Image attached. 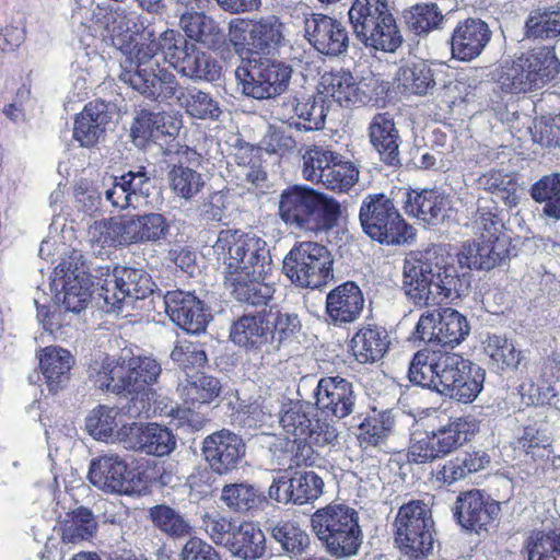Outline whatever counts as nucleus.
<instances>
[{
  "mask_svg": "<svg viewBox=\"0 0 560 560\" xmlns=\"http://www.w3.org/2000/svg\"><path fill=\"white\" fill-rule=\"evenodd\" d=\"M230 42L240 55L269 54L284 42V24L276 15L250 22L233 20L230 23Z\"/></svg>",
  "mask_w": 560,
  "mask_h": 560,
  "instance_id": "nucleus-12",
  "label": "nucleus"
},
{
  "mask_svg": "<svg viewBox=\"0 0 560 560\" xmlns=\"http://www.w3.org/2000/svg\"><path fill=\"white\" fill-rule=\"evenodd\" d=\"M317 190L305 185L285 188L279 197V215L291 229L308 233Z\"/></svg>",
  "mask_w": 560,
  "mask_h": 560,
  "instance_id": "nucleus-23",
  "label": "nucleus"
},
{
  "mask_svg": "<svg viewBox=\"0 0 560 560\" xmlns=\"http://www.w3.org/2000/svg\"><path fill=\"white\" fill-rule=\"evenodd\" d=\"M311 527L327 552L336 558L355 556L363 542L358 511L342 503L316 510L311 516Z\"/></svg>",
  "mask_w": 560,
  "mask_h": 560,
  "instance_id": "nucleus-5",
  "label": "nucleus"
},
{
  "mask_svg": "<svg viewBox=\"0 0 560 560\" xmlns=\"http://www.w3.org/2000/svg\"><path fill=\"white\" fill-rule=\"evenodd\" d=\"M324 491L323 479L314 471H295L281 477L269 487L270 499L282 504L303 505L317 500Z\"/></svg>",
  "mask_w": 560,
  "mask_h": 560,
  "instance_id": "nucleus-19",
  "label": "nucleus"
},
{
  "mask_svg": "<svg viewBox=\"0 0 560 560\" xmlns=\"http://www.w3.org/2000/svg\"><path fill=\"white\" fill-rule=\"evenodd\" d=\"M225 547L233 557L241 560H259L267 552L265 534L253 522H242L235 527Z\"/></svg>",
  "mask_w": 560,
  "mask_h": 560,
  "instance_id": "nucleus-35",
  "label": "nucleus"
},
{
  "mask_svg": "<svg viewBox=\"0 0 560 560\" xmlns=\"http://www.w3.org/2000/svg\"><path fill=\"white\" fill-rule=\"evenodd\" d=\"M334 258L317 242L296 243L283 258L282 270L290 281L303 289H319L334 279Z\"/></svg>",
  "mask_w": 560,
  "mask_h": 560,
  "instance_id": "nucleus-9",
  "label": "nucleus"
},
{
  "mask_svg": "<svg viewBox=\"0 0 560 560\" xmlns=\"http://www.w3.org/2000/svg\"><path fill=\"white\" fill-rule=\"evenodd\" d=\"M446 202L443 196L436 190L427 189L409 196L406 209L407 212L429 224H434L443 218Z\"/></svg>",
  "mask_w": 560,
  "mask_h": 560,
  "instance_id": "nucleus-52",
  "label": "nucleus"
},
{
  "mask_svg": "<svg viewBox=\"0 0 560 560\" xmlns=\"http://www.w3.org/2000/svg\"><path fill=\"white\" fill-rule=\"evenodd\" d=\"M339 153L323 145L307 147L302 155L303 177L312 183L322 184L326 177V170L338 159Z\"/></svg>",
  "mask_w": 560,
  "mask_h": 560,
  "instance_id": "nucleus-57",
  "label": "nucleus"
},
{
  "mask_svg": "<svg viewBox=\"0 0 560 560\" xmlns=\"http://www.w3.org/2000/svg\"><path fill=\"white\" fill-rule=\"evenodd\" d=\"M292 73V67L284 61L254 57L242 60L235 70V79L242 94L262 101L287 92Z\"/></svg>",
  "mask_w": 560,
  "mask_h": 560,
  "instance_id": "nucleus-8",
  "label": "nucleus"
},
{
  "mask_svg": "<svg viewBox=\"0 0 560 560\" xmlns=\"http://www.w3.org/2000/svg\"><path fill=\"white\" fill-rule=\"evenodd\" d=\"M559 71L553 48L538 47L504 62L495 70L494 80L503 92L529 93L542 89Z\"/></svg>",
  "mask_w": 560,
  "mask_h": 560,
  "instance_id": "nucleus-6",
  "label": "nucleus"
},
{
  "mask_svg": "<svg viewBox=\"0 0 560 560\" xmlns=\"http://www.w3.org/2000/svg\"><path fill=\"white\" fill-rule=\"evenodd\" d=\"M462 284L453 257L442 247L406 255L402 265V290L417 306L439 304L458 296Z\"/></svg>",
  "mask_w": 560,
  "mask_h": 560,
  "instance_id": "nucleus-4",
  "label": "nucleus"
},
{
  "mask_svg": "<svg viewBox=\"0 0 560 560\" xmlns=\"http://www.w3.org/2000/svg\"><path fill=\"white\" fill-rule=\"evenodd\" d=\"M270 535L281 547L284 555L290 558L299 557L310 547L308 534L301 526L290 520H280L270 526Z\"/></svg>",
  "mask_w": 560,
  "mask_h": 560,
  "instance_id": "nucleus-46",
  "label": "nucleus"
},
{
  "mask_svg": "<svg viewBox=\"0 0 560 560\" xmlns=\"http://www.w3.org/2000/svg\"><path fill=\"white\" fill-rule=\"evenodd\" d=\"M165 312L173 323L191 335H199L206 328L212 315L205 303L192 292L168 291L164 298Z\"/></svg>",
  "mask_w": 560,
  "mask_h": 560,
  "instance_id": "nucleus-16",
  "label": "nucleus"
},
{
  "mask_svg": "<svg viewBox=\"0 0 560 560\" xmlns=\"http://www.w3.org/2000/svg\"><path fill=\"white\" fill-rule=\"evenodd\" d=\"M328 107L322 94L303 98L288 97L282 102L278 116L299 130H320L325 127Z\"/></svg>",
  "mask_w": 560,
  "mask_h": 560,
  "instance_id": "nucleus-20",
  "label": "nucleus"
},
{
  "mask_svg": "<svg viewBox=\"0 0 560 560\" xmlns=\"http://www.w3.org/2000/svg\"><path fill=\"white\" fill-rule=\"evenodd\" d=\"M153 525L165 535L182 538L192 534V526L178 511L165 505H154L149 510Z\"/></svg>",
  "mask_w": 560,
  "mask_h": 560,
  "instance_id": "nucleus-55",
  "label": "nucleus"
},
{
  "mask_svg": "<svg viewBox=\"0 0 560 560\" xmlns=\"http://www.w3.org/2000/svg\"><path fill=\"white\" fill-rule=\"evenodd\" d=\"M354 34L366 47L385 52H394L402 44V36L393 14L382 18L381 21L365 24L354 31Z\"/></svg>",
  "mask_w": 560,
  "mask_h": 560,
  "instance_id": "nucleus-37",
  "label": "nucleus"
},
{
  "mask_svg": "<svg viewBox=\"0 0 560 560\" xmlns=\"http://www.w3.org/2000/svg\"><path fill=\"white\" fill-rule=\"evenodd\" d=\"M364 307V298L354 282H346L331 290L326 298V313L329 323L346 326L354 323Z\"/></svg>",
  "mask_w": 560,
  "mask_h": 560,
  "instance_id": "nucleus-28",
  "label": "nucleus"
},
{
  "mask_svg": "<svg viewBox=\"0 0 560 560\" xmlns=\"http://www.w3.org/2000/svg\"><path fill=\"white\" fill-rule=\"evenodd\" d=\"M499 504L480 490L460 493L456 500L455 515L458 523L466 529L478 532L498 516Z\"/></svg>",
  "mask_w": 560,
  "mask_h": 560,
  "instance_id": "nucleus-26",
  "label": "nucleus"
},
{
  "mask_svg": "<svg viewBox=\"0 0 560 560\" xmlns=\"http://www.w3.org/2000/svg\"><path fill=\"white\" fill-rule=\"evenodd\" d=\"M528 560H560V532L534 533L527 542Z\"/></svg>",
  "mask_w": 560,
  "mask_h": 560,
  "instance_id": "nucleus-64",
  "label": "nucleus"
},
{
  "mask_svg": "<svg viewBox=\"0 0 560 560\" xmlns=\"http://www.w3.org/2000/svg\"><path fill=\"white\" fill-rule=\"evenodd\" d=\"M560 35L559 11H536L526 21V36L533 39H548Z\"/></svg>",
  "mask_w": 560,
  "mask_h": 560,
  "instance_id": "nucleus-63",
  "label": "nucleus"
},
{
  "mask_svg": "<svg viewBox=\"0 0 560 560\" xmlns=\"http://www.w3.org/2000/svg\"><path fill=\"white\" fill-rule=\"evenodd\" d=\"M314 395L316 407L326 416L342 419L354 410L357 396L353 385L340 376L320 378Z\"/></svg>",
  "mask_w": 560,
  "mask_h": 560,
  "instance_id": "nucleus-22",
  "label": "nucleus"
},
{
  "mask_svg": "<svg viewBox=\"0 0 560 560\" xmlns=\"http://www.w3.org/2000/svg\"><path fill=\"white\" fill-rule=\"evenodd\" d=\"M73 364V355L67 349L48 346L40 350L39 368L49 392L57 393L66 385Z\"/></svg>",
  "mask_w": 560,
  "mask_h": 560,
  "instance_id": "nucleus-36",
  "label": "nucleus"
},
{
  "mask_svg": "<svg viewBox=\"0 0 560 560\" xmlns=\"http://www.w3.org/2000/svg\"><path fill=\"white\" fill-rule=\"evenodd\" d=\"M177 390L180 397L191 406L209 404L219 396L221 383L218 378L203 373H186V378L180 382Z\"/></svg>",
  "mask_w": 560,
  "mask_h": 560,
  "instance_id": "nucleus-45",
  "label": "nucleus"
},
{
  "mask_svg": "<svg viewBox=\"0 0 560 560\" xmlns=\"http://www.w3.org/2000/svg\"><path fill=\"white\" fill-rule=\"evenodd\" d=\"M440 355V350L422 349L417 351L409 363V381L415 385L434 390Z\"/></svg>",
  "mask_w": 560,
  "mask_h": 560,
  "instance_id": "nucleus-53",
  "label": "nucleus"
},
{
  "mask_svg": "<svg viewBox=\"0 0 560 560\" xmlns=\"http://www.w3.org/2000/svg\"><path fill=\"white\" fill-rule=\"evenodd\" d=\"M116 440L122 443L126 450L138 451L148 455H168L176 445V439L172 432L156 423L124 424L116 432Z\"/></svg>",
  "mask_w": 560,
  "mask_h": 560,
  "instance_id": "nucleus-15",
  "label": "nucleus"
},
{
  "mask_svg": "<svg viewBox=\"0 0 560 560\" xmlns=\"http://www.w3.org/2000/svg\"><path fill=\"white\" fill-rule=\"evenodd\" d=\"M151 47L160 68L163 59L178 73L195 81L213 82L220 77V67L215 60L174 30L164 31L156 43L151 42L139 48Z\"/></svg>",
  "mask_w": 560,
  "mask_h": 560,
  "instance_id": "nucleus-7",
  "label": "nucleus"
},
{
  "mask_svg": "<svg viewBox=\"0 0 560 560\" xmlns=\"http://www.w3.org/2000/svg\"><path fill=\"white\" fill-rule=\"evenodd\" d=\"M88 237L92 244H97L102 248L126 245L124 218L94 221L88 228Z\"/></svg>",
  "mask_w": 560,
  "mask_h": 560,
  "instance_id": "nucleus-61",
  "label": "nucleus"
},
{
  "mask_svg": "<svg viewBox=\"0 0 560 560\" xmlns=\"http://www.w3.org/2000/svg\"><path fill=\"white\" fill-rule=\"evenodd\" d=\"M97 285V295L112 312H119L127 299L142 300L154 291V282L145 270L120 266Z\"/></svg>",
  "mask_w": 560,
  "mask_h": 560,
  "instance_id": "nucleus-13",
  "label": "nucleus"
},
{
  "mask_svg": "<svg viewBox=\"0 0 560 560\" xmlns=\"http://www.w3.org/2000/svg\"><path fill=\"white\" fill-rule=\"evenodd\" d=\"M112 115L108 104L94 101L86 104L74 120L73 137L82 147H93L105 136Z\"/></svg>",
  "mask_w": 560,
  "mask_h": 560,
  "instance_id": "nucleus-30",
  "label": "nucleus"
},
{
  "mask_svg": "<svg viewBox=\"0 0 560 560\" xmlns=\"http://www.w3.org/2000/svg\"><path fill=\"white\" fill-rule=\"evenodd\" d=\"M454 384L446 387L447 390L443 396L455 399L459 402H471L480 394L486 380V372L479 365L469 362V368L465 369V373H459Z\"/></svg>",
  "mask_w": 560,
  "mask_h": 560,
  "instance_id": "nucleus-51",
  "label": "nucleus"
},
{
  "mask_svg": "<svg viewBox=\"0 0 560 560\" xmlns=\"http://www.w3.org/2000/svg\"><path fill=\"white\" fill-rule=\"evenodd\" d=\"M351 342L353 355L360 363H372L382 359L389 346L387 331L376 325L362 327Z\"/></svg>",
  "mask_w": 560,
  "mask_h": 560,
  "instance_id": "nucleus-40",
  "label": "nucleus"
},
{
  "mask_svg": "<svg viewBox=\"0 0 560 560\" xmlns=\"http://www.w3.org/2000/svg\"><path fill=\"white\" fill-rule=\"evenodd\" d=\"M399 88L416 95L428 94L435 85L433 71L423 61L407 63L399 67L396 73Z\"/></svg>",
  "mask_w": 560,
  "mask_h": 560,
  "instance_id": "nucleus-50",
  "label": "nucleus"
},
{
  "mask_svg": "<svg viewBox=\"0 0 560 560\" xmlns=\"http://www.w3.org/2000/svg\"><path fill=\"white\" fill-rule=\"evenodd\" d=\"M502 219L498 214V207L492 199L479 198L478 208L472 221L475 235L485 241H501L503 229Z\"/></svg>",
  "mask_w": 560,
  "mask_h": 560,
  "instance_id": "nucleus-54",
  "label": "nucleus"
},
{
  "mask_svg": "<svg viewBox=\"0 0 560 560\" xmlns=\"http://www.w3.org/2000/svg\"><path fill=\"white\" fill-rule=\"evenodd\" d=\"M129 358L130 396L133 405L128 412L131 416H140L149 411L147 400L153 394L152 386L158 382L161 373V364L152 357L131 355Z\"/></svg>",
  "mask_w": 560,
  "mask_h": 560,
  "instance_id": "nucleus-21",
  "label": "nucleus"
},
{
  "mask_svg": "<svg viewBox=\"0 0 560 560\" xmlns=\"http://www.w3.org/2000/svg\"><path fill=\"white\" fill-rule=\"evenodd\" d=\"M138 16L124 9L110 11L104 16V39L120 51H128L133 36L139 32Z\"/></svg>",
  "mask_w": 560,
  "mask_h": 560,
  "instance_id": "nucleus-39",
  "label": "nucleus"
},
{
  "mask_svg": "<svg viewBox=\"0 0 560 560\" xmlns=\"http://www.w3.org/2000/svg\"><path fill=\"white\" fill-rule=\"evenodd\" d=\"M485 353L498 370L516 369L521 362V352L508 338L491 335L485 341Z\"/></svg>",
  "mask_w": 560,
  "mask_h": 560,
  "instance_id": "nucleus-60",
  "label": "nucleus"
},
{
  "mask_svg": "<svg viewBox=\"0 0 560 560\" xmlns=\"http://www.w3.org/2000/svg\"><path fill=\"white\" fill-rule=\"evenodd\" d=\"M128 371V355H107L91 365V377L94 385L101 390L130 395L131 383Z\"/></svg>",
  "mask_w": 560,
  "mask_h": 560,
  "instance_id": "nucleus-32",
  "label": "nucleus"
},
{
  "mask_svg": "<svg viewBox=\"0 0 560 560\" xmlns=\"http://www.w3.org/2000/svg\"><path fill=\"white\" fill-rule=\"evenodd\" d=\"M369 137L385 163L389 165L399 163L400 137L390 114H376L372 118L369 125Z\"/></svg>",
  "mask_w": 560,
  "mask_h": 560,
  "instance_id": "nucleus-33",
  "label": "nucleus"
},
{
  "mask_svg": "<svg viewBox=\"0 0 560 560\" xmlns=\"http://www.w3.org/2000/svg\"><path fill=\"white\" fill-rule=\"evenodd\" d=\"M167 177L173 194L185 201L192 200L206 185L201 173L184 165H174Z\"/></svg>",
  "mask_w": 560,
  "mask_h": 560,
  "instance_id": "nucleus-56",
  "label": "nucleus"
},
{
  "mask_svg": "<svg viewBox=\"0 0 560 560\" xmlns=\"http://www.w3.org/2000/svg\"><path fill=\"white\" fill-rule=\"evenodd\" d=\"M359 219L366 235L381 244L400 245L412 241L413 229L401 218L393 200L383 194L368 195Z\"/></svg>",
  "mask_w": 560,
  "mask_h": 560,
  "instance_id": "nucleus-10",
  "label": "nucleus"
},
{
  "mask_svg": "<svg viewBox=\"0 0 560 560\" xmlns=\"http://www.w3.org/2000/svg\"><path fill=\"white\" fill-rule=\"evenodd\" d=\"M418 337L424 342L454 348L469 335L467 318L457 310L446 307L438 312H428L416 326Z\"/></svg>",
  "mask_w": 560,
  "mask_h": 560,
  "instance_id": "nucleus-14",
  "label": "nucleus"
},
{
  "mask_svg": "<svg viewBox=\"0 0 560 560\" xmlns=\"http://www.w3.org/2000/svg\"><path fill=\"white\" fill-rule=\"evenodd\" d=\"M305 36L320 54L339 56L347 51L349 35L342 22L320 13H312L304 22Z\"/></svg>",
  "mask_w": 560,
  "mask_h": 560,
  "instance_id": "nucleus-18",
  "label": "nucleus"
},
{
  "mask_svg": "<svg viewBox=\"0 0 560 560\" xmlns=\"http://www.w3.org/2000/svg\"><path fill=\"white\" fill-rule=\"evenodd\" d=\"M394 418L389 411H383L366 418L359 425L358 440L361 447L376 448L384 453L392 451L389 440L394 432Z\"/></svg>",
  "mask_w": 560,
  "mask_h": 560,
  "instance_id": "nucleus-41",
  "label": "nucleus"
},
{
  "mask_svg": "<svg viewBox=\"0 0 560 560\" xmlns=\"http://www.w3.org/2000/svg\"><path fill=\"white\" fill-rule=\"evenodd\" d=\"M470 424L463 418L450 419L445 425L436 431H432L434 443L440 456L443 457L458 446H460L468 438Z\"/></svg>",
  "mask_w": 560,
  "mask_h": 560,
  "instance_id": "nucleus-59",
  "label": "nucleus"
},
{
  "mask_svg": "<svg viewBox=\"0 0 560 560\" xmlns=\"http://www.w3.org/2000/svg\"><path fill=\"white\" fill-rule=\"evenodd\" d=\"M317 190L305 185L285 188L279 197V215L291 229L308 233Z\"/></svg>",
  "mask_w": 560,
  "mask_h": 560,
  "instance_id": "nucleus-24",
  "label": "nucleus"
},
{
  "mask_svg": "<svg viewBox=\"0 0 560 560\" xmlns=\"http://www.w3.org/2000/svg\"><path fill=\"white\" fill-rule=\"evenodd\" d=\"M177 127L172 117L165 113H153L141 110L131 125V136L138 144H143L148 140H159L164 136L175 135Z\"/></svg>",
  "mask_w": 560,
  "mask_h": 560,
  "instance_id": "nucleus-42",
  "label": "nucleus"
},
{
  "mask_svg": "<svg viewBox=\"0 0 560 560\" xmlns=\"http://www.w3.org/2000/svg\"><path fill=\"white\" fill-rule=\"evenodd\" d=\"M220 500L233 512L248 513L260 508L264 495L255 486L237 482L225 485L222 488Z\"/></svg>",
  "mask_w": 560,
  "mask_h": 560,
  "instance_id": "nucleus-47",
  "label": "nucleus"
},
{
  "mask_svg": "<svg viewBox=\"0 0 560 560\" xmlns=\"http://www.w3.org/2000/svg\"><path fill=\"white\" fill-rule=\"evenodd\" d=\"M341 215V203L334 197L317 190L308 233L318 235L331 231L338 225Z\"/></svg>",
  "mask_w": 560,
  "mask_h": 560,
  "instance_id": "nucleus-49",
  "label": "nucleus"
},
{
  "mask_svg": "<svg viewBox=\"0 0 560 560\" xmlns=\"http://www.w3.org/2000/svg\"><path fill=\"white\" fill-rule=\"evenodd\" d=\"M129 475L125 460L108 453L91 460L88 478L104 492L127 494L132 491Z\"/></svg>",
  "mask_w": 560,
  "mask_h": 560,
  "instance_id": "nucleus-25",
  "label": "nucleus"
},
{
  "mask_svg": "<svg viewBox=\"0 0 560 560\" xmlns=\"http://www.w3.org/2000/svg\"><path fill=\"white\" fill-rule=\"evenodd\" d=\"M322 85L342 107L361 106L371 100L369 84L363 80H357L350 72L326 73L322 77Z\"/></svg>",
  "mask_w": 560,
  "mask_h": 560,
  "instance_id": "nucleus-29",
  "label": "nucleus"
},
{
  "mask_svg": "<svg viewBox=\"0 0 560 560\" xmlns=\"http://www.w3.org/2000/svg\"><path fill=\"white\" fill-rule=\"evenodd\" d=\"M433 520L430 509L421 501H410L398 510L395 540L407 556L418 558L433 548Z\"/></svg>",
  "mask_w": 560,
  "mask_h": 560,
  "instance_id": "nucleus-11",
  "label": "nucleus"
},
{
  "mask_svg": "<svg viewBox=\"0 0 560 560\" xmlns=\"http://www.w3.org/2000/svg\"><path fill=\"white\" fill-rule=\"evenodd\" d=\"M316 419L315 407L308 402H294L280 417L283 430L294 436L293 443L302 450Z\"/></svg>",
  "mask_w": 560,
  "mask_h": 560,
  "instance_id": "nucleus-43",
  "label": "nucleus"
},
{
  "mask_svg": "<svg viewBox=\"0 0 560 560\" xmlns=\"http://www.w3.org/2000/svg\"><path fill=\"white\" fill-rule=\"evenodd\" d=\"M201 451L211 470L225 475L238 467L245 455V444L237 434L223 429L205 438Z\"/></svg>",
  "mask_w": 560,
  "mask_h": 560,
  "instance_id": "nucleus-17",
  "label": "nucleus"
},
{
  "mask_svg": "<svg viewBox=\"0 0 560 560\" xmlns=\"http://www.w3.org/2000/svg\"><path fill=\"white\" fill-rule=\"evenodd\" d=\"M179 26L187 38L208 49L221 50L226 44V36L220 24L207 14L195 16L179 24Z\"/></svg>",
  "mask_w": 560,
  "mask_h": 560,
  "instance_id": "nucleus-44",
  "label": "nucleus"
},
{
  "mask_svg": "<svg viewBox=\"0 0 560 560\" xmlns=\"http://www.w3.org/2000/svg\"><path fill=\"white\" fill-rule=\"evenodd\" d=\"M506 247L502 241L474 240L465 242L457 253L460 267L477 271H489L502 264L506 257Z\"/></svg>",
  "mask_w": 560,
  "mask_h": 560,
  "instance_id": "nucleus-31",
  "label": "nucleus"
},
{
  "mask_svg": "<svg viewBox=\"0 0 560 560\" xmlns=\"http://www.w3.org/2000/svg\"><path fill=\"white\" fill-rule=\"evenodd\" d=\"M271 336L270 320L265 314L243 315L230 329L232 342L244 348H260Z\"/></svg>",
  "mask_w": 560,
  "mask_h": 560,
  "instance_id": "nucleus-38",
  "label": "nucleus"
},
{
  "mask_svg": "<svg viewBox=\"0 0 560 560\" xmlns=\"http://www.w3.org/2000/svg\"><path fill=\"white\" fill-rule=\"evenodd\" d=\"M126 245L156 243L165 240L170 225L161 213L150 212L124 218Z\"/></svg>",
  "mask_w": 560,
  "mask_h": 560,
  "instance_id": "nucleus-34",
  "label": "nucleus"
},
{
  "mask_svg": "<svg viewBox=\"0 0 560 560\" xmlns=\"http://www.w3.org/2000/svg\"><path fill=\"white\" fill-rule=\"evenodd\" d=\"M490 39L491 31L485 21L466 19L458 22L452 33V56L460 61H470L485 50Z\"/></svg>",
  "mask_w": 560,
  "mask_h": 560,
  "instance_id": "nucleus-27",
  "label": "nucleus"
},
{
  "mask_svg": "<svg viewBox=\"0 0 560 560\" xmlns=\"http://www.w3.org/2000/svg\"><path fill=\"white\" fill-rule=\"evenodd\" d=\"M530 196L537 202H546L542 209L544 214L560 220L553 214L550 208L560 206V173H552L542 176L530 188Z\"/></svg>",
  "mask_w": 560,
  "mask_h": 560,
  "instance_id": "nucleus-62",
  "label": "nucleus"
},
{
  "mask_svg": "<svg viewBox=\"0 0 560 560\" xmlns=\"http://www.w3.org/2000/svg\"><path fill=\"white\" fill-rule=\"evenodd\" d=\"M97 530V522L93 513L83 506L68 513L61 523V539L65 542L77 544L91 539Z\"/></svg>",
  "mask_w": 560,
  "mask_h": 560,
  "instance_id": "nucleus-48",
  "label": "nucleus"
},
{
  "mask_svg": "<svg viewBox=\"0 0 560 560\" xmlns=\"http://www.w3.org/2000/svg\"><path fill=\"white\" fill-rule=\"evenodd\" d=\"M50 290H55V304L48 305L49 298L44 289L37 287L34 304L37 319L44 329L55 334L62 326L70 325V315H79L91 302L92 282L88 275L82 255L72 250L70 255L55 268Z\"/></svg>",
  "mask_w": 560,
  "mask_h": 560,
  "instance_id": "nucleus-3",
  "label": "nucleus"
},
{
  "mask_svg": "<svg viewBox=\"0 0 560 560\" xmlns=\"http://www.w3.org/2000/svg\"><path fill=\"white\" fill-rule=\"evenodd\" d=\"M118 78L148 100L168 103L175 98L192 118L215 121L222 115L219 102L210 93L195 86L183 88L174 73L160 68L152 47L138 48L133 58H127Z\"/></svg>",
  "mask_w": 560,
  "mask_h": 560,
  "instance_id": "nucleus-2",
  "label": "nucleus"
},
{
  "mask_svg": "<svg viewBox=\"0 0 560 560\" xmlns=\"http://www.w3.org/2000/svg\"><path fill=\"white\" fill-rule=\"evenodd\" d=\"M407 26L417 35L440 28L444 16L435 3H418L404 14Z\"/></svg>",
  "mask_w": 560,
  "mask_h": 560,
  "instance_id": "nucleus-58",
  "label": "nucleus"
},
{
  "mask_svg": "<svg viewBox=\"0 0 560 560\" xmlns=\"http://www.w3.org/2000/svg\"><path fill=\"white\" fill-rule=\"evenodd\" d=\"M213 253L223 266L224 285L235 300L257 306L271 299L275 289L265 278L272 269V259L262 237L242 230H222Z\"/></svg>",
  "mask_w": 560,
  "mask_h": 560,
  "instance_id": "nucleus-1",
  "label": "nucleus"
}]
</instances>
